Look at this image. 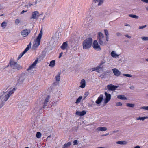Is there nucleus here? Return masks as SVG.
Segmentation results:
<instances>
[{"mask_svg": "<svg viewBox=\"0 0 148 148\" xmlns=\"http://www.w3.org/2000/svg\"><path fill=\"white\" fill-rule=\"evenodd\" d=\"M23 54L22 53H21L19 55V56L18 57L17 59L18 60H19V59H20L23 56Z\"/></svg>", "mask_w": 148, "mask_h": 148, "instance_id": "44", "label": "nucleus"}, {"mask_svg": "<svg viewBox=\"0 0 148 148\" xmlns=\"http://www.w3.org/2000/svg\"><path fill=\"white\" fill-rule=\"evenodd\" d=\"M50 96L49 95H47L44 102H48L50 98Z\"/></svg>", "mask_w": 148, "mask_h": 148, "instance_id": "32", "label": "nucleus"}, {"mask_svg": "<svg viewBox=\"0 0 148 148\" xmlns=\"http://www.w3.org/2000/svg\"><path fill=\"white\" fill-rule=\"evenodd\" d=\"M148 118V117H139L137 118V119L143 121L145 119Z\"/></svg>", "mask_w": 148, "mask_h": 148, "instance_id": "29", "label": "nucleus"}, {"mask_svg": "<svg viewBox=\"0 0 148 148\" xmlns=\"http://www.w3.org/2000/svg\"><path fill=\"white\" fill-rule=\"evenodd\" d=\"M125 36L127 37L128 38H131V37L130 36H129L127 34V35H125Z\"/></svg>", "mask_w": 148, "mask_h": 148, "instance_id": "52", "label": "nucleus"}, {"mask_svg": "<svg viewBox=\"0 0 148 148\" xmlns=\"http://www.w3.org/2000/svg\"><path fill=\"white\" fill-rule=\"evenodd\" d=\"M85 81L84 79L81 80L80 82L81 85L80 86L81 88H84L85 86Z\"/></svg>", "mask_w": 148, "mask_h": 148, "instance_id": "17", "label": "nucleus"}, {"mask_svg": "<svg viewBox=\"0 0 148 148\" xmlns=\"http://www.w3.org/2000/svg\"><path fill=\"white\" fill-rule=\"evenodd\" d=\"M15 23L16 25H18L20 23V20L19 19H16L15 21Z\"/></svg>", "mask_w": 148, "mask_h": 148, "instance_id": "39", "label": "nucleus"}, {"mask_svg": "<svg viewBox=\"0 0 148 148\" xmlns=\"http://www.w3.org/2000/svg\"><path fill=\"white\" fill-rule=\"evenodd\" d=\"M42 36V29L40 32L37 38L34 40L32 48V49L36 51L37 48L39 46L40 42Z\"/></svg>", "mask_w": 148, "mask_h": 148, "instance_id": "1", "label": "nucleus"}, {"mask_svg": "<svg viewBox=\"0 0 148 148\" xmlns=\"http://www.w3.org/2000/svg\"><path fill=\"white\" fill-rule=\"evenodd\" d=\"M39 12L38 11H34L32 13V16L30 17V19H37L39 16Z\"/></svg>", "mask_w": 148, "mask_h": 148, "instance_id": "8", "label": "nucleus"}, {"mask_svg": "<svg viewBox=\"0 0 148 148\" xmlns=\"http://www.w3.org/2000/svg\"><path fill=\"white\" fill-rule=\"evenodd\" d=\"M147 10H148V8H147Z\"/></svg>", "mask_w": 148, "mask_h": 148, "instance_id": "64", "label": "nucleus"}, {"mask_svg": "<svg viewBox=\"0 0 148 148\" xmlns=\"http://www.w3.org/2000/svg\"><path fill=\"white\" fill-rule=\"evenodd\" d=\"M88 106H91V107H92V106H93V105H91V104H90V103H89V104H88Z\"/></svg>", "mask_w": 148, "mask_h": 148, "instance_id": "56", "label": "nucleus"}, {"mask_svg": "<svg viewBox=\"0 0 148 148\" xmlns=\"http://www.w3.org/2000/svg\"><path fill=\"white\" fill-rule=\"evenodd\" d=\"M111 55L112 57H115L118 56V55L115 53L114 51H112L111 52Z\"/></svg>", "mask_w": 148, "mask_h": 148, "instance_id": "30", "label": "nucleus"}, {"mask_svg": "<svg viewBox=\"0 0 148 148\" xmlns=\"http://www.w3.org/2000/svg\"><path fill=\"white\" fill-rule=\"evenodd\" d=\"M116 143L117 144H121V145H125L127 144V143L125 141H118L116 142Z\"/></svg>", "mask_w": 148, "mask_h": 148, "instance_id": "22", "label": "nucleus"}, {"mask_svg": "<svg viewBox=\"0 0 148 148\" xmlns=\"http://www.w3.org/2000/svg\"><path fill=\"white\" fill-rule=\"evenodd\" d=\"M117 35L118 36H119L120 35V34L119 33H117Z\"/></svg>", "mask_w": 148, "mask_h": 148, "instance_id": "57", "label": "nucleus"}, {"mask_svg": "<svg viewBox=\"0 0 148 148\" xmlns=\"http://www.w3.org/2000/svg\"><path fill=\"white\" fill-rule=\"evenodd\" d=\"M89 92H86L85 94V95H84L85 96L83 98V99H85L86 98V97L89 95Z\"/></svg>", "mask_w": 148, "mask_h": 148, "instance_id": "38", "label": "nucleus"}, {"mask_svg": "<svg viewBox=\"0 0 148 148\" xmlns=\"http://www.w3.org/2000/svg\"><path fill=\"white\" fill-rule=\"evenodd\" d=\"M74 145H77L78 144L77 141L76 140H75L73 142Z\"/></svg>", "mask_w": 148, "mask_h": 148, "instance_id": "45", "label": "nucleus"}, {"mask_svg": "<svg viewBox=\"0 0 148 148\" xmlns=\"http://www.w3.org/2000/svg\"><path fill=\"white\" fill-rule=\"evenodd\" d=\"M50 102H44V104L43 105V106L42 108H44L46 106H47V107H50L52 106V105H51V104H49ZM51 103H52L51 102H50Z\"/></svg>", "mask_w": 148, "mask_h": 148, "instance_id": "21", "label": "nucleus"}, {"mask_svg": "<svg viewBox=\"0 0 148 148\" xmlns=\"http://www.w3.org/2000/svg\"><path fill=\"white\" fill-rule=\"evenodd\" d=\"M21 35L23 37H25L28 35V30H24L21 32Z\"/></svg>", "mask_w": 148, "mask_h": 148, "instance_id": "18", "label": "nucleus"}, {"mask_svg": "<svg viewBox=\"0 0 148 148\" xmlns=\"http://www.w3.org/2000/svg\"><path fill=\"white\" fill-rule=\"evenodd\" d=\"M126 105L128 107L133 108L134 107V104H133L127 103Z\"/></svg>", "mask_w": 148, "mask_h": 148, "instance_id": "33", "label": "nucleus"}, {"mask_svg": "<svg viewBox=\"0 0 148 148\" xmlns=\"http://www.w3.org/2000/svg\"><path fill=\"white\" fill-rule=\"evenodd\" d=\"M55 60L51 61L50 62V63L49 64V66L52 67H53L55 65Z\"/></svg>", "mask_w": 148, "mask_h": 148, "instance_id": "25", "label": "nucleus"}, {"mask_svg": "<svg viewBox=\"0 0 148 148\" xmlns=\"http://www.w3.org/2000/svg\"><path fill=\"white\" fill-rule=\"evenodd\" d=\"M109 134V133H107V134H104L102 136H107L108 135V134Z\"/></svg>", "mask_w": 148, "mask_h": 148, "instance_id": "51", "label": "nucleus"}, {"mask_svg": "<svg viewBox=\"0 0 148 148\" xmlns=\"http://www.w3.org/2000/svg\"><path fill=\"white\" fill-rule=\"evenodd\" d=\"M41 134L40 132H37L36 134V137L38 138H39L41 137Z\"/></svg>", "mask_w": 148, "mask_h": 148, "instance_id": "28", "label": "nucleus"}, {"mask_svg": "<svg viewBox=\"0 0 148 148\" xmlns=\"http://www.w3.org/2000/svg\"><path fill=\"white\" fill-rule=\"evenodd\" d=\"M103 95L101 94L95 102H102L103 98Z\"/></svg>", "mask_w": 148, "mask_h": 148, "instance_id": "19", "label": "nucleus"}, {"mask_svg": "<svg viewBox=\"0 0 148 148\" xmlns=\"http://www.w3.org/2000/svg\"><path fill=\"white\" fill-rule=\"evenodd\" d=\"M141 38L143 40H148V37H142Z\"/></svg>", "mask_w": 148, "mask_h": 148, "instance_id": "36", "label": "nucleus"}, {"mask_svg": "<svg viewBox=\"0 0 148 148\" xmlns=\"http://www.w3.org/2000/svg\"><path fill=\"white\" fill-rule=\"evenodd\" d=\"M104 94L106 96L104 102H108L111 99V95L106 92H105Z\"/></svg>", "mask_w": 148, "mask_h": 148, "instance_id": "11", "label": "nucleus"}, {"mask_svg": "<svg viewBox=\"0 0 148 148\" xmlns=\"http://www.w3.org/2000/svg\"><path fill=\"white\" fill-rule=\"evenodd\" d=\"M105 103V104H106L108 102H104Z\"/></svg>", "mask_w": 148, "mask_h": 148, "instance_id": "62", "label": "nucleus"}, {"mask_svg": "<svg viewBox=\"0 0 148 148\" xmlns=\"http://www.w3.org/2000/svg\"><path fill=\"white\" fill-rule=\"evenodd\" d=\"M82 98V96H80L77 99L76 102H80Z\"/></svg>", "mask_w": 148, "mask_h": 148, "instance_id": "37", "label": "nucleus"}, {"mask_svg": "<svg viewBox=\"0 0 148 148\" xmlns=\"http://www.w3.org/2000/svg\"><path fill=\"white\" fill-rule=\"evenodd\" d=\"M38 61V58H37L35 60L32 64L30 65L28 67V70L32 69L34 68L35 66L36 65Z\"/></svg>", "mask_w": 148, "mask_h": 148, "instance_id": "10", "label": "nucleus"}, {"mask_svg": "<svg viewBox=\"0 0 148 148\" xmlns=\"http://www.w3.org/2000/svg\"><path fill=\"white\" fill-rule=\"evenodd\" d=\"M102 64H101L99 66H97L96 67H95L92 68L91 69H92V71H95L98 73H100L99 71L101 70V69H102L103 66Z\"/></svg>", "mask_w": 148, "mask_h": 148, "instance_id": "9", "label": "nucleus"}, {"mask_svg": "<svg viewBox=\"0 0 148 148\" xmlns=\"http://www.w3.org/2000/svg\"><path fill=\"white\" fill-rule=\"evenodd\" d=\"M117 106H121L122 105L121 102H117L116 104Z\"/></svg>", "mask_w": 148, "mask_h": 148, "instance_id": "47", "label": "nucleus"}, {"mask_svg": "<svg viewBox=\"0 0 148 148\" xmlns=\"http://www.w3.org/2000/svg\"><path fill=\"white\" fill-rule=\"evenodd\" d=\"M28 10V9L27 8L26 10H23L21 12L20 14H22L24 13V12H26Z\"/></svg>", "mask_w": 148, "mask_h": 148, "instance_id": "42", "label": "nucleus"}, {"mask_svg": "<svg viewBox=\"0 0 148 148\" xmlns=\"http://www.w3.org/2000/svg\"><path fill=\"white\" fill-rule=\"evenodd\" d=\"M105 34L106 36V38L107 41H108L109 40V33L108 30L105 29L104 30Z\"/></svg>", "mask_w": 148, "mask_h": 148, "instance_id": "20", "label": "nucleus"}, {"mask_svg": "<svg viewBox=\"0 0 148 148\" xmlns=\"http://www.w3.org/2000/svg\"><path fill=\"white\" fill-rule=\"evenodd\" d=\"M7 23L5 21L1 23V27L3 29H5V28L7 26Z\"/></svg>", "mask_w": 148, "mask_h": 148, "instance_id": "27", "label": "nucleus"}, {"mask_svg": "<svg viewBox=\"0 0 148 148\" xmlns=\"http://www.w3.org/2000/svg\"><path fill=\"white\" fill-rule=\"evenodd\" d=\"M51 135H50V136H48V137L47 138V139L48 138H50L51 137Z\"/></svg>", "mask_w": 148, "mask_h": 148, "instance_id": "58", "label": "nucleus"}, {"mask_svg": "<svg viewBox=\"0 0 148 148\" xmlns=\"http://www.w3.org/2000/svg\"><path fill=\"white\" fill-rule=\"evenodd\" d=\"M3 15H4V14H1V15H0V16H3Z\"/></svg>", "mask_w": 148, "mask_h": 148, "instance_id": "59", "label": "nucleus"}, {"mask_svg": "<svg viewBox=\"0 0 148 148\" xmlns=\"http://www.w3.org/2000/svg\"><path fill=\"white\" fill-rule=\"evenodd\" d=\"M108 90L114 91L118 88V86L113 85L112 84L108 85L107 86Z\"/></svg>", "mask_w": 148, "mask_h": 148, "instance_id": "6", "label": "nucleus"}, {"mask_svg": "<svg viewBox=\"0 0 148 148\" xmlns=\"http://www.w3.org/2000/svg\"><path fill=\"white\" fill-rule=\"evenodd\" d=\"M101 102H95V103L97 105L99 106L100 103Z\"/></svg>", "mask_w": 148, "mask_h": 148, "instance_id": "50", "label": "nucleus"}, {"mask_svg": "<svg viewBox=\"0 0 148 148\" xmlns=\"http://www.w3.org/2000/svg\"><path fill=\"white\" fill-rule=\"evenodd\" d=\"M123 75L124 76H126L128 77H132V75L129 74H123Z\"/></svg>", "mask_w": 148, "mask_h": 148, "instance_id": "41", "label": "nucleus"}, {"mask_svg": "<svg viewBox=\"0 0 148 148\" xmlns=\"http://www.w3.org/2000/svg\"><path fill=\"white\" fill-rule=\"evenodd\" d=\"M97 39L99 43L101 45L104 46L107 44L106 39L104 36L103 34L101 32H99L97 35Z\"/></svg>", "mask_w": 148, "mask_h": 148, "instance_id": "3", "label": "nucleus"}, {"mask_svg": "<svg viewBox=\"0 0 148 148\" xmlns=\"http://www.w3.org/2000/svg\"><path fill=\"white\" fill-rule=\"evenodd\" d=\"M31 43L30 42L29 44H28V50H29L30 49V48H31Z\"/></svg>", "mask_w": 148, "mask_h": 148, "instance_id": "49", "label": "nucleus"}, {"mask_svg": "<svg viewBox=\"0 0 148 148\" xmlns=\"http://www.w3.org/2000/svg\"><path fill=\"white\" fill-rule=\"evenodd\" d=\"M62 53H60V55H59V58H60L61 57V56H62Z\"/></svg>", "mask_w": 148, "mask_h": 148, "instance_id": "53", "label": "nucleus"}, {"mask_svg": "<svg viewBox=\"0 0 148 148\" xmlns=\"http://www.w3.org/2000/svg\"><path fill=\"white\" fill-rule=\"evenodd\" d=\"M146 61H147L148 62V58L146 59Z\"/></svg>", "mask_w": 148, "mask_h": 148, "instance_id": "60", "label": "nucleus"}, {"mask_svg": "<svg viewBox=\"0 0 148 148\" xmlns=\"http://www.w3.org/2000/svg\"><path fill=\"white\" fill-rule=\"evenodd\" d=\"M71 145V143L70 142H69L63 145V148H67L69 147Z\"/></svg>", "mask_w": 148, "mask_h": 148, "instance_id": "23", "label": "nucleus"}, {"mask_svg": "<svg viewBox=\"0 0 148 148\" xmlns=\"http://www.w3.org/2000/svg\"><path fill=\"white\" fill-rule=\"evenodd\" d=\"M30 30H29V31L28 30V34H29V33H30Z\"/></svg>", "mask_w": 148, "mask_h": 148, "instance_id": "61", "label": "nucleus"}, {"mask_svg": "<svg viewBox=\"0 0 148 148\" xmlns=\"http://www.w3.org/2000/svg\"><path fill=\"white\" fill-rule=\"evenodd\" d=\"M4 105V102H0V108H1Z\"/></svg>", "mask_w": 148, "mask_h": 148, "instance_id": "43", "label": "nucleus"}, {"mask_svg": "<svg viewBox=\"0 0 148 148\" xmlns=\"http://www.w3.org/2000/svg\"><path fill=\"white\" fill-rule=\"evenodd\" d=\"M107 130V128L105 127H98L96 129V131H104Z\"/></svg>", "mask_w": 148, "mask_h": 148, "instance_id": "14", "label": "nucleus"}, {"mask_svg": "<svg viewBox=\"0 0 148 148\" xmlns=\"http://www.w3.org/2000/svg\"><path fill=\"white\" fill-rule=\"evenodd\" d=\"M93 47L94 49L96 50L99 51L101 50V48L97 40H95L94 41Z\"/></svg>", "mask_w": 148, "mask_h": 148, "instance_id": "7", "label": "nucleus"}, {"mask_svg": "<svg viewBox=\"0 0 148 148\" xmlns=\"http://www.w3.org/2000/svg\"><path fill=\"white\" fill-rule=\"evenodd\" d=\"M24 79L23 76H21L18 80V82L20 84H21L24 81Z\"/></svg>", "mask_w": 148, "mask_h": 148, "instance_id": "26", "label": "nucleus"}, {"mask_svg": "<svg viewBox=\"0 0 148 148\" xmlns=\"http://www.w3.org/2000/svg\"><path fill=\"white\" fill-rule=\"evenodd\" d=\"M28 51V45L27 46L26 48L24 50V51H23L21 53L23 54V55H24Z\"/></svg>", "mask_w": 148, "mask_h": 148, "instance_id": "34", "label": "nucleus"}, {"mask_svg": "<svg viewBox=\"0 0 148 148\" xmlns=\"http://www.w3.org/2000/svg\"><path fill=\"white\" fill-rule=\"evenodd\" d=\"M140 109H144L145 110L148 111V106H143L140 108Z\"/></svg>", "mask_w": 148, "mask_h": 148, "instance_id": "35", "label": "nucleus"}, {"mask_svg": "<svg viewBox=\"0 0 148 148\" xmlns=\"http://www.w3.org/2000/svg\"><path fill=\"white\" fill-rule=\"evenodd\" d=\"M16 89L15 88H13L12 90L9 91L8 93L5 96H0V99H1V102L6 101L9 99L11 95L15 91Z\"/></svg>", "mask_w": 148, "mask_h": 148, "instance_id": "5", "label": "nucleus"}, {"mask_svg": "<svg viewBox=\"0 0 148 148\" xmlns=\"http://www.w3.org/2000/svg\"><path fill=\"white\" fill-rule=\"evenodd\" d=\"M142 1L145 2L146 3H148V0H141Z\"/></svg>", "mask_w": 148, "mask_h": 148, "instance_id": "48", "label": "nucleus"}, {"mask_svg": "<svg viewBox=\"0 0 148 148\" xmlns=\"http://www.w3.org/2000/svg\"><path fill=\"white\" fill-rule=\"evenodd\" d=\"M103 2V0H99V1L98 5L99 6L101 5Z\"/></svg>", "mask_w": 148, "mask_h": 148, "instance_id": "40", "label": "nucleus"}, {"mask_svg": "<svg viewBox=\"0 0 148 148\" xmlns=\"http://www.w3.org/2000/svg\"><path fill=\"white\" fill-rule=\"evenodd\" d=\"M114 75L116 76H118L121 74V72H120L117 69L114 68L112 69Z\"/></svg>", "mask_w": 148, "mask_h": 148, "instance_id": "12", "label": "nucleus"}, {"mask_svg": "<svg viewBox=\"0 0 148 148\" xmlns=\"http://www.w3.org/2000/svg\"><path fill=\"white\" fill-rule=\"evenodd\" d=\"M117 98L118 99L123 100H126L127 99V98L124 95H118L117 96Z\"/></svg>", "mask_w": 148, "mask_h": 148, "instance_id": "16", "label": "nucleus"}, {"mask_svg": "<svg viewBox=\"0 0 148 148\" xmlns=\"http://www.w3.org/2000/svg\"><path fill=\"white\" fill-rule=\"evenodd\" d=\"M129 16L131 17L136 18V19H138V17L136 15H133V14H130Z\"/></svg>", "mask_w": 148, "mask_h": 148, "instance_id": "31", "label": "nucleus"}, {"mask_svg": "<svg viewBox=\"0 0 148 148\" xmlns=\"http://www.w3.org/2000/svg\"><path fill=\"white\" fill-rule=\"evenodd\" d=\"M67 41L64 42L63 43L62 45L60 47L61 48L62 50H64L68 46Z\"/></svg>", "mask_w": 148, "mask_h": 148, "instance_id": "15", "label": "nucleus"}, {"mask_svg": "<svg viewBox=\"0 0 148 148\" xmlns=\"http://www.w3.org/2000/svg\"><path fill=\"white\" fill-rule=\"evenodd\" d=\"M134 148H140V147L139 146H137L134 147Z\"/></svg>", "mask_w": 148, "mask_h": 148, "instance_id": "54", "label": "nucleus"}, {"mask_svg": "<svg viewBox=\"0 0 148 148\" xmlns=\"http://www.w3.org/2000/svg\"><path fill=\"white\" fill-rule=\"evenodd\" d=\"M9 64L11 68L15 70H19L21 68L19 64H17V62H15L12 59L10 60Z\"/></svg>", "mask_w": 148, "mask_h": 148, "instance_id": "4", "label": "nucleus"}, {"mask_svg": "<svg viewBox=\"0 0 148 148\" xmlns=\"http://www.w3.org/2000/svg\"><path fill=\"white\" fill-rule=\"evenodd\" d=\"M86 112L84 110H83L81 112L77 111L76 112V114L77 115L80 116H83L85 115L86 114Z\"/></svg>", "mask_w": 148, "mask_h": 148, "instance_id": "13", "label": "nucleus"}, {"mask_svg": "<svg viewBox=\"0 0 148 148\" xmlns=\"http://www.w3.org/2000/svg\"><path fill=\"white\" fill-rule=\"evenodd\" d=\"M92 39L91 38H89L84 40L82 43L83 48L84 49H88L92 46Z\"/></svg>", "mask_w": 148, "mask_h": 148, "instance_id": "2", "label": "nucleus"}, {"mask_svg": "<svg viewBox=\"0 0 148 148\" xmlns=\"http://www.w3.org/2000/svg\"><path fill=\"white\" fill-rule=\"evenodd\" d=\"M60 72H58V74L57 75L56 77V80L57 81H59L60 79Z\"/></svg>", "mask_w": 148, "mask_h": 148, "instance_id": "24", "label": "nucleus"}, {"mask_svg": "<svg viewBox=\"0 0 148 148\" xmlns=\"http://www.w3.org/2000/svg\"><path fill=\"white\" fill-rule=\"evenodd\" d=\"M79 102H75V103H77V104H78V103H79Z\"/></svg>", "mask_w": 148, "mask_h": 148, "instance_id": "63", "label": "nucleus"}, {"mask_svg": "<svg viewBox=\"0 0 148 148\" xmlns=\"http://www.w3.org/2000/svg\"><path fill=\"white\" fill-rule=\"evenodd\" d=\"M146 27V25L140 26L139 27V29H143Z\"/></svg>", "mask_w": 148, "mask_h": 148, "instance_id": "46", "label": "nucleus"}, {"mask_svg": "<svg viewBox=\"0 0 148 148\" xmlns=\"http://www.w3.org/2000/svg\"><path fill=\"white\" fill-rule=\"evenodd\" d=\"M99 0H93V1L95 2H97Z\"/></svg>", "mask_w": 148, "mask_h": 148, "instance_id": "55", "label": "nucleus"}]
</instances>
